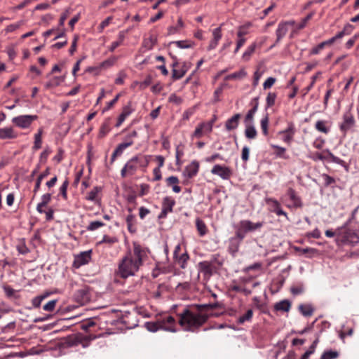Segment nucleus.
<instances>
[{"label":"nucleus","mask_w":359,"mask_h":359,"mask_svg":"<svg viewBox=\"0 0 359 359\" xmlns=\"http://www.w3.org/2000/svg\"><path fill=\"white\" fill-rule=\"evenodd\" d=\"M175 263L180 266L181 269H185L187 267V261L189 259V256L187 252L182 253L181 255H177V257H173Z\"/></svg>","instance_id":"nucleus-29"},{"label":"nucleus","mask_w":359,"mask_h":359,"mask_svg":"<svg viewBox=\"0 0 359 359\" xmlns=\"http://www.w3.org/2000/svg\"><path fill=\"white\" fill-rule=\"evenodd\" d=\"M264 224V222L254 223L249 219H243L234 226V229L245 238L248 233L260 229Z\"/></svg>","instance_id":"nucleus-4"},{"label":"nucleus","mask_w":359,"mask_h":359,"mask_svg":"<svg viewBox=\"0 0 359 359\" xmlns=\"http://www.w3.org/2000/svg\"><path fill=\"white\" fill-rule=\"evenodd\" d=\"M135 217L133 215H128L126 217V224L128 229L130 232H135V228L134 227Z\"/></svg>","instance_id":"nucleus-54"},{"label":"nucleus","mask_w":359,"mask_h":359,"mask_svg":"<svg viewBox=\"0 0 359 359\" xmlns=\"http://www.w3.org/2000/svg\"><path fill=\"white\" fill-rule=\"evenodd\" d=\"M291 308V302L287 299L281 300L274 304V310L276 311L288 312Z\"/></svg>","instance_id":"nucleus-25"},{"label":"nucleus","mask_w":359,"mask_h":359,"mask_svg":"<svg viewBox=\"0 0 359 359\" xmlns=\"http://www.w3.org/2000/svg\"><path fill=\"white\" fill-rule=\"evenodd\" d=\"M132 111H133V109H131L130 105L128 104V105L124 106L123 108L122 112L121 113V114L119 115V116L118 118L116 126V127L120 126L123 123V121L126 120V118L131 114Z\"/></svg>","instance_id":"nucleus-26"},{"label":"nucleus","mask_w":359,"mask_h":359,"mask_svg":"<svg viewBox=\"0 0 359 359\" xmlns=\"http://www.w3.org/2000/svg\"><path fill=\"white\" fill-rule=\"evenodd\" d=\"M353 29L354 27L352 25L347 23L344 25L343 29L341 32L344 36H346L351 34Z\"/></svg>","instance_id":"nucleus-63"},{"label":"nucleus","mask_w":359,"mask_h":359,"mask_svg":"<svg viewBox=\"0 0 359 359\" xmlns=\"http://www.w3.org/2000/svg\"><path fill=\"white\" fill-rule=\"evenodd\" d=\"M175 205V201L170 196H165L163 199L162 208L168 212H172L173 207Z\"/></svg>","instance_id":"nucleus-30"},{"label":"nucleus","mask_w":359,"mask_h":359,"mask_svg":"<svg viewBox=\"0 0 359 359\" xmlns=\"http://www.w3.org/2000/svg\"><path fill=\"white\" fill-rule=\"evenodd\" d=\"M294 22H280L278 25L277 29L276 31V43H278L287 33L288 32V25H293Z\"/></svg>","instance_id":"nucleus-21"},{"label":"nucleus","mask_w":359,"mask_h":359,"mask_svg":"<svg viewBox=\"0 0 359 359\" xmlns=\"http://www.w3.org/2000/svg\"><path fill=\"white\" fill-rule=\"evenodd\" d=\"M172 44H175L176 46L181 49L191 48L194 46V43L188 40L175 41L171 42Z\"/></svg>","instance_id":"nucleus-41"},{"label":"nucleus","mask_w":359,"mask_h":359,"mask_svg":"<svg viewBox=\"0 0 359 359\" xmlns=\"http://www.w3.org/2000/svg\"><path fill=\"white\" fill-rule=\"evenodd\" d=\"M288 197L290 203H286L285 205L288 208H299L303 206L302 198L297 195L296 191L292 187L287 189L286 194L283 196L280 199L284 201L285 198Z\"/></svg>","instance_id":"nucleus-6"},{"label":"nucleus","mask_w":359,"mask_h":359,"mask_svg":"<svg viewBox=\"0 0 359 359\" xmlns=\"http://www.w3.org/2000/svg\"><path fill=\"white\" fill-rule=\"evenodd\" d=\"M339 355V353L337 351L327 350L325 351L320 359H337Z\"/></svg>","instance_id":"nucleus-46"},{"label":"nucleus","mask_w":359,"mask_h":359,"mask_svg":"<svg viewBox=\"0 0 359 359\" xmlns=\"http://www.w3.org/2000/svg\"><path fill=\"white\" fill-rule=\"evenodd\" d=\"M110 121L108 120L107 121L104 122L102 126L100 128V133H99V137H104L107 133H108L110 130Z\"/></svg>","instance_id":"nucleus-53"},{"label":"nucleus","mask_w":359,"mask_h":359,"mask_svg":"<svg viewBox=\"0 0 359 359\" xmlns=\"http://www.w3.org/2000/svg\"><path fill=\"white\" fill-rule=\"evenodd\" d=\"M321 177L323 180L324 186L326 187L332 186V184H334L336 182L335 179L327 174H322Z\"/></svg>","instance_id":"nucleus-52"},{"label":"nucleus","mask_w":359,"mask_h":359,"mask_svg":"<svg viewBox=\"0 0 359 359\" xmlns=\"http://www.w3.org/2000/svg\"><path fill=\"white\" fill-rule=\"evenodd\" d=\"M355 125V120L351 112H346L343 115V121L339 125L340 130L345 135Z\"/></svg>","instance_id":"nucleus-13"},{"label":"nucleus","mask_w":359,"mask_h":359,"mask_svg":"<svg viewBox=\"0 0 359 359\" xmlns=\"http://www.w3.org/2000/svg\"><path fill=\"white\" fill-rule=\"evenodd\" d=\"M299 310L305 317L312 316L314 311V309L311 304H300L299 306Z\"/></svg>","instance_id":"nucleus-36"},{"label":"nucleus","mask_w":359,"mask_h":359,"mask_svg":"<svg viewBox=\"0 0 359 359\" xmlns=\"http://www.w3.org/2000/svg\"><path fill=\"white\" fill-rule=\"evenodd\" d=\"M287 133L291 135H294L295 134V127L292 123H288L287 128L283 130L279 131L278 134Z\"/></svg>","instance_id":"nucleus-58"},{"label":"nucleus","mask_w":359,"mask_h":359,"mask_svg":"<svg viewBox=\"0 0 359 359\" xmlns=\"http://www.w3.org/2000/svg\"><path fill=\"white\" fill-rule=\"evenodd\" d=\"M140 266V262L133 260L132 254H129L124 257L121 262L118 264L117 275L123 278L134 276L139 270Z\"/></svg>","instance_id":"nucleus-3"},{"label":"nucleus","mask_w":359,"mask_h":359,"mask_svg":"<svg viewBox=\"0 0 359 359\" xmlns=\"http://www.w3.org/2000/svg\"><path fill=\"white\" fill-rule=\"evenodd\" d=\"M321 324H322L323 328L320 330V331L319 332L316 334V339L313 341V342L312 343V344L310 346L309 348L308 349L309 351H312V353H314L316 351V346L319 342V338H320V333L323 332V330L324 329H327V328L330 327V324L327 321H323L321 323Z\"/></svg>","instance_id":"nucleus-31"},{"label":"nucleus","mask_w":359,"mask_h":359,"mask_svg":"<svg viewBox=\"0 0 359 359\" xmlns=\"http://www.w3.org/2000/svg\"><path fill=\"white\" fill-rule=\"evenodd\" d=\"M138 159L136 156L132 157L124 165L121 170V176L126 177V175H133L138 170Z\"/></svg>","instance_id":"nucleus-12"},{"label":"nucleus","mask_w":359,"mask_h":359,"mask_svg":"<svg viewBox=\"0 0 359 359\" xmlns=\"http://www.w3.org/2000/svg\"><path fill=\"white\" fill-rule=\"evenodd\" d=\"M42 133H43V129L42 128H39L38 133L36 134H35V135H34V146H33V149L38 150V149L41 148V144H42L41 136H42Z\"/></svg>","instance_id":"nucleus-44"},{"label":"nucleus","mask_w":359,"mask_h":359,"mask_svg":"<svg viewBox=\"0 0 359 359\" xmlns=\"http://www.w3.org/2000/svg\"><path fill=\"white\" fill-rule=\"evenodd\" d=\"M74 298L76 302L83 305L90 301V294L88 287H83V288L77 290L74 294Z\"/></svg>","instance_id":"nucleus-16"},{"label":"nucleus","mask_w":359,"mask_h":359,"mask_svg":"<svg viewBox=\"0 0 359 359\" xmlns=\"http://www.w3.org/2000/svg\"><path fill=\"white\" fill-rule=\"evenodd\" d=\"M325 48L323 42L318 44L316 46L312 48L310 50L309 55H318L320 51Z\"/></svg>","instance_id":"nucleus-59"},{"label":"nucleus","mask_w":359,"mask_h":359,"mask_svg":"<svg viewBox=\"0 0 359 359\" xmlns=\"http://www.w3.org/2000/svg\"><path fill=\"white\" fill-rule=\"evenodd\" d=\"M177 316L179 325L186 332H198L208 321V315L198 304L186 306Z\"/></svg>","instance_id":"nucleus-1"},{"label":"nucleus","mask_w":359,"mask_h":359,"mask_svg":"<svg viewBox=\"0 0 359 359\" xmlns=\"http://www.w3.org/2000/svg\"><path fill=\"white\" fill-rule=\"evenodd\" d=\"M18 133L15 132L13 127H6L0 128V139H15L18 137Z\"/></svg>","instance_id":"nucleus-23"},{"label":"nucleus","mask_w":359,"mask_h":359,"mask_svg":"<svg viewBox=\"0 0 359 359\" xmlns=\"http://www.w3.org/2000/svg\"><path fill=\"white\" fill-rule=\"evenodd\" d=\"M211 173L219 176L222 180H229L232 175L231 170L226 166H223L219 164L215 165L212 170Z\"/></svg>","instance_id":"nucleus-14"},{"label":"nucleus","mask_w":359,"mask_h":359,"mask_svg":"<svg viewBox=\"0 0 359 359\" xmlns=\"http://www.w3.org/2000/svg\"><path fill=\"white\" fill-rule=\"evenodd\" d=\"M313 160L336 163L343 167L346 170H348V165L344 160L334 156L328 149H324L321 153H316Z\"/></svg>","instance_id":"nucleus-5"},{"label":"nucleus","mask_w":359,"mask_h":359,"mask_svg":"<svg viewBox=\"0 0 359 359\" xmlns=\"http://www.w3.org/2000/svg\"><path fill=\"white\" fill-rule=\"evenodd\" d=\"M241 114H235L231 118H228L225 122V129L226 131L230 132L237 129L240 123Z\"/></svg>","instance_id":"nucleus-19"},{"label":"nucleus","mask_w":359,"mask_h":359,"mask_svg":"<svg viewBox=\"0 0 359 359\" xmlns=\"http://www.w3.org/2000/svg\"><path fill=\"white\" fill-rule=\"evenodd\" d=\"M212 39L210 41V43L207 48L208 51L214 50L217 46L219 41L222 37V28L218 27L212 30Z\"/></svg>","instance_id":"nucleus-20"},{"label":"nucleus","mask_w":359,"mask_h":359,"mask_svg":"<svg viewBox=\"0 0 359 359\" xmlns=\"http://www.w3.org/2000/svg\"><path fill=\"white\" fill-rule=\"evenodd\" d=\"M133 144V140H125L123 142L119 144L116 149L114 151V158L116 156L120 155L128 147Z\"/></svg>","instance_id":"nucleus-34"},{"label":"nucleus","mask_w":359,"mask_h":359,"mask_svg":"<svg viewBox=\"0 0 359 359\" xmlns=\"http://www.w3.org/2000/svg\"><path fill=\"white\" fill-rule=\"evenodd\" d=\"M162 330L176 332H177V323L176 320L171 316H165L161 319H158Z\"/></svg>","instance_id":"nucleus-11"},{"label":"nucleus","mask_w":359,"mask_h":359,"mask_svg":"<svg viewBox=\"0 0 359 359\" xmlns=\"http://www.w3.org/2000/svg\"><path fill=\"white\" fill-rule=\"evenodd\" d=\"M172 58L173 60V62L171 65V67L172 68V78L174 80H179L185 75V74L187 73L189 68V65L186 62H184L182 67L179 69H176V67L179 65L178 59L175 56H172Z\"/></svg>","instance_id":"nucleus-8"},{"label":"nucleus","mask_w":359,"mask_h":359,"mask_svg":"<svg viewBox=\"0 0 359 359\" xmlns=\"http://www.w3.org/2000/svg\"><path fill=\"white\" fill-rule=\"evenodd\" d=\"M137 325L135 313L126 311L123 314L121 311L114 309V334L135 328Z\"/></svg>","instance_id":"nucleus-2"},{"label":"nucleus","mask_w":359,"mask_h":359,"mask_svg":"<svg viewBox=\"0 0 359 359\" xmlns=\"http://www.w3.org/2000/svg\"><path fill=\"white\" fill-rule=\"evenodd\" d=\"M65 81V76H54L49 81L45 83L46 89L54 88L60 86Z\"/></svg>","instance_id":"nucleus-32"},{"label":"nucleus","mask_w":359,"mask_h":359,"mask_svg":"<svg viewBox=\"0 0 359 359\" xmlns=\"http://www.w3.org/2000/svg\"><path fill=\"white\" fill-rule=\"evenodd\" d=\"M23 24H24V21L20 20V21L18 22L17 23L9 25L6 27V28L5 29V31L6 32H14L15 30L19 29Z\"/></svg>","instance_id":"nucleus-55"},{"label":"nucleus","mask_w":359,"mask_h":359,"mask_svg":"<svg viewBox=\"0 0 359 359\" xmlns=\"http://www.w3.org/2000/svg\"><path fill=\"white\" fill-rule=\"evenodd\" d=\"M257 111V106H253L252 108L246 114L244 118V123H254V116Z\"/></svg>","instance_id":"nucleus-48"},{"label":"nucleus","mask_w":359,"mask_h":359,"mask_svg":"<svg viewBox=\"0 0 359 359\" xmlns=\"http://www.w3.org/2000/svg\"><path fill=\"white\" fill-rule=\"evenodd\" d=\"M198 270L205 276H210L212 274V266L210 262L206 261L198 263Z\"/></svg>","instance_id":"nucleus-33"},{"label":"nucleus","mask_w":359,"mask_h":359,"mask_svg":"<svg viewBox=\"0 0 359 359\" xmlns=\"http://www.w3.org/2000/svg\"><path fill=\"white\" fill-rule=\"evenodd\" d=\"M144 327L147 330L151 332H156L160 330H162L161 327L159 320H156V321L147 322L144 324Z\"/></svg>","instance_id":"nucleus-37"},{"label":"nucleus","mask_w":359,"mask_h":359,"mask_svg":"<svg viewBox=\"0 0 359 359\" xmlns=\"http://www.w3.org/2000/svg\"><path fill=\"white\" fill-rule=\"evenodd\" d=\"M257 47V43L255 42L252 43L251 45H250L247 49L245 50V52L243 54V59L244 60H249L252 54L255 52V48Z\"/></svg>","instance_id":"nucleus-47"},{"label":"nucleus","mask_w":359,"mask_h":359,"mask_svg":"<svg viewBox=\"0 0 359 359\" xmlns=\"http://www.w3.org/2000/svg\"><path fill=\"white\" fill-rule=\"evenodd\" d=\"M37 118L36 115H21L13 118L12 122L20 128H27Z\"/></svg>","instance_id":"nucleus-10"},{"label":"nucleus","mask_w":359,"mask_h":359,"mask_svg":"<svg viewBox=\"0 0 359 359\" xmlns=\"http://www.w3.org/2000/svg\"><path fill=\"white\" fill-rule=\"evenodd\" d=\"M48 297V294H45L43 295H39L36 297H34L32 299V305L34 308H39L41 305V302L43 299H44L46 297Z\"/></svg>","instance_id":"nucleus-57"},{"label":"nucleus","mask_w":359,"mask_h":359,"mask_svg":"<svg viewBox=\"0 0 359 359\" xmlns=\"http://www.w3.org/2000/svg\"><path fill=\"white\" fill-rule=\"evenodd\" d=\"M146 256L147 253L145 250L140 244L135 242L133 243V255H132L133 260L137 262H139L140 266H141L142 264V259Z\"/></svg>","instance_id":"nucleus-17"},{"label":"nucleus","mask_w":359,"mask_h":359,"mask_svg":"<svg viewBox=\"0 0 359 359\" xmlns=\"http://www.w3.org/2000/svg\"><path fill=\"white\" fill-rule=\"evenodd\" d=\"M84 335L81 333L69 336L66 339V344L67 346H77L80 344H83Z\"/></svg>","instance_id":"nucleus-22"},{"label":"nucleus","mask_w":359,"mask_h":359,"mask_svg":"<svg viewBox=\"0 0 359 359\" xmlns=\"http://www.w3.org/2000/svg\"><path fill=\"white\" fill-rule=\"evenodd\" d=\"M156 42L157 37L154 35H151L148 39H145L143 41V46L147 50H151L153 48Z\"/></svg>","instance_id":"nucleus-42"},{"label":"nucleus","mask_w":359,"mask_h":359,"mask_svg":"<svg viewBox=\"0 0 359 359\" xmlns=\"http://www.w3.org/2000/svg\"><path fill=\"white\" fill-rule=\"evenodd\" d=\"M138 159L139 168H145L149 163L150 156L136 155Z\"/></svg>","instance_id":"nucleus-50"},{"label":"nucleus","mask_w":359,"mask_h":359,"mask_svg":"<svg viewBox=\"0 0 359 359\" xmlns=\"http://www.w3.org/2000/svg\"><path fill=\"white\" fill-rule=\"evenodd\" d=\"M243 238L236 231L234 236L230 237L227 241V249L229 252L235 257L239 250L240 246L243 241Z\"/></svg>","instance_id":"nucleus-9"},{"label":"nucleus","mask_w":359,"mask_h":359,"mask_svg":"<svg viewBox=\"0 0 359 359\" xmlns=\"http://www.w3.org/2000/svg\"><path fill=\"white\" fill-rule=\"evenodd\" d=\"M17 250L20 254L25 255L29 252V248L26 246L25 242L20 243L17 246Z\"/></svg>","instance_id":"nucleus-64"},{"label":"nucleus","mask_w":359,"mask_h":359,"mask_svg":"<svg viewBox=\"0 0 359 359\" xmlns=\"http://www.w3.org/2000/svg\"><path fill=\"white\" fill-rule=\"evenodd\" d=\"M57 301L56 299L51 300L43 306V309L46 311H53L55 309Z\"/></svg>","instance_id":"nucleus-60"},{"label":"nucleus","mask_w":359,"mask_h":359,"mask_svg":"<svg viewBox=\"0 0 359 359\" xmlns=\"http://www.w3.org/2000/svg\"><path fill=\"white\" fill-rule=\"evenodd\" d=\"M196 226L201 236H203L207 233V226L201 219L196 218Z\"/></svg>","instance_id":"nucleus-40"},{"label":"nucleus","mask_w":359,"mask_h":359,"mask_svg":"<svg viewBox=\"0 0 359 359\" xmlns=\"http://www.w3.org/2000/svg\"><path fill=\"white\" fill-rule=\"evenodd\" d=\"M104 224L100 221H94L91 222L87 227V230L88 231H94L101 226H102Z\"/></svg>","instance_id":"nucleus-61"},{"label":"nucleus","mask_w":359,"mask_h":359,"mask_svg":"<svg viewBox=\"0 0 359 359\" xmlns=\"http://www.w3.org/2000/svg\"><path fill=\"white\" fill-rule=\"evenodd\" d=\"M269 114H266L265 116L260 121V126L264 135L267 136L269 134Z\"/></svg>","instance_id":"nucleus-43"},{"label":"nucleus","mask_w":359,"mask_h":359,"mask_svg":"<svg viewBox=\"0 0 359 359\" xmlns=\"http://www.w3.org/2000/svg\"><path fill=\"white\" fill-rule=\"evenodd\" d=\"M330 126L327 121L318 120L315 124V128L320 133L328 134L330 131Z\"/></svg>","instance_id":"nucleus-28"},{"label":"nucleus","mask_w":359,"mask_h":359,"mask_svg":"<svg viewBox=\"0 0 359 359\" xmlns=\"http://www.w3.org/2000/svg\"><path fill=\"white\" fill-rule=\"evenodd\" d=\"M184 27V24L181 18L177 20V24L175 26H170L168 28V34L172 35L179 33L180 29Z\"/></svg>","instance_id":"nucleus-35"},{"label":"nucleus","mask_w":359,"mask_h":359,"mask_svg":"<svg viewBox=\"0 0 359 359\" xmlns=\"http://www.w3.org/2000/svg\"><path fill=\"white\" fill-rule=\"evenodd\" d=\"M247 75V72L244 69H241L238 72H235L232 74L227 75L225 77V80H232V79H242L245 77Z\"/></svg>","instance_id":"nucleus-39"},{"label":"nucleus","mask_w":359,"mask_h":359,"mask_svg":"<svg viewBox=\"0 0 359 359\" xmlns=\"http://www.w3.org/2000/svg\"><path fill=\"white\" fill-rule=\"evenodd\" d=\"M199 163L198 161L194 160L189 165H187L184 170L183 175L188 179L193 178L195 177L199 170Z\"/></svg>","instance_id":"nucleus-15"},{"label":"nucleus","mask_w":359,"mask_h":359,"mask_svg":"<svg viewBox=\"0 0 359 359\" xmlns=\"http://www.w3.org/2000/svg\"><path fill=\"white\" fill-rule=\"evenodd\" d=\"M277 95L276 93L269 92L266 98V109H268L275 104Z\"/></svg>","instance_id":"nucleus-51"},{"label":"nucleus","mask_w":359,"mask_h":359,"mask_svg":"<svg viewBox=\"0 0 359 359\" xmlns=\"http://www.w3.org/2000/svg\"><path fill=\"white\" fill-rule=\"evenodd\" d=\"M168 186H172V189L175 193H180L182 190L181 187L178 185L180 180L176 176H170L166 179Z\"/></svg>","instance_id":"nucleus-27"},{"label":"nucleus","mask_w":359,"mask_h":359,"mask_svg":"<svg viewBox=\"0 0 359 359\" xmlns=\"http://www.w3.org/2000/svg\"><path fill=\"white\" fill-rule=\"evenodd\" d=\"M126 74L124 72L121 71L118 73L117 77L115 79L114 83L117 85H121L123 83Z\"/></svg>","instance_id":"nucleus-62"},{"label":"nucleus","mask_w":359,"mask_h":359,"mask_svg":"<svg viewBox=\"0 0 359 359\" xmlns=\"http://www.w3.org/2000/svg\"><path fill=\"white\" fill-rule=\"evenodd\" d=\"M201 309H203L205 313L208 311H212L215 309H222L223 308V304L219 302H215L214 303L210 304H199Z\"/></svg>","instance_id":"nucleus-38"},{"label":"nucleus","mask_w":359,"mask_h":359,"mask_svg":"<svg viewBox=\"0 0 359 359\" xmlns=\"http://www.w3.org/2000/svg\"><path fill=\"white\" fill-rule=\"evenodd\" d=\"M253 311L252 309H248L243 316H241L238 318L237 322L238 324H243L246 321H251Z\"/></svg>","instance_id":"nucleus-49"},{"label":"nucleus","mask_w":359,"mask_h":359,"mask_svg":"<svg viewBox=\"0 0 359 359\" xmlns=\"http://www.w3.org/2000/svg\"><path fill=\"white\" fill-rule=\"evenodd\" d=\"M271 147L276 149V151L275 152L276 157L282 158L283 159H287L289 158V156L285 154V148L275 144H272Z\"/></svg>","instance_id":"nucleus-45"},{"label":"nucleus","mask_w":359,"mask_h":359,"mask_svg":"<svg viewBox=\"0 0 359 359\" xmlns=\"http://www.w3.org/2000/svg\"><path fill=\"white\" fill-rule=\"evenodd\" d=\"M266 204L268 205V210L275 213L277 216H283L287 220H290L287 213L282 208L280 201L274 198H266Z\"/></svg>","instance_id":"nucleus-7"},{"label":"nucleus","mask_w":359,"mask_h":359,"mask_svg":"<svg viewBox=\"0 0 359 359\" xmlns=\"http://www.w3.org/2000/svg\"><path fill=\"white\" fill-rule=\"evenodd\" d=\"M90 259V251L81 252L79 255L75 257L74 261L73 262V266L78 269L81 266L88 263Z\"/></svg>","instance_id":"nucleus-18"},{"label":"nucleus","mask_w":359,"mask_h":359,"mask_svg":"<svg viewBox=\"0 0 359 359\" xmlns=\"http://www.w3.org/2000/svg\"><path fill=\"white\" fill-rule=\"evenodd\" d=\"M245 123V136L248 140H254L257 136V131L255 128L254 123Z\"/></svg>","instance_id":"nucleus-24"},{"label":"nucleus","mask_w":359,"mask_h":359,"mask_svg":"<svg viewBox=\"0 0 359 359\" xmlns=\"http://www.w3.org/2000/svg\"><path fill=\"white\" fill-rule=\"evenodd\" d=\"M68 186H69V180L67 179H66L60 188V194L65 200H66L67 198V191Z\"/></svg>","instance_id":"nucleus-56"}]
</instances>
